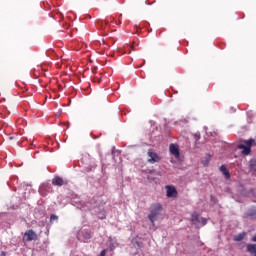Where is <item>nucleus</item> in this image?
I'll return each mask as SVG.
<instances>
[{"label":"nucleus","instance_id":"9d476101","mask_svg":"<svg viewBox=\"0 0 256 256\" xmlns=\"http://www.w3.org/2000/svg\"><path fill=\"white\" fill-rule=\"evenodd\" d=\"M167 189V197H176L177 196V189L173 186H166Z\"/></svg>","mask_w":256,"mask_h":256},{"label":"nucleus","instance_id":"7ed1b4c3","mask_svg":"<svg viewBox=\"0 0 256 256\" xmlns=\"http://www.w3.org/2000/svg\"><path fill=\"white\" fill-rule=\"evenodd\" d=\"M147 155L148 163H150L151 165H154V163H159V161H161V156L153 151H148Z\"/></svg>","mask_w":256,"mask_h":256},{"label":"nucleus","instance_id":"393cba45","mask_svg":"<svg viewBox=\"0 0 256 256\" xmlns=\"http://www.w3.org/2000/svg\"><path fill=\"white\" fill-rule=\"evenodd\" d=\"M136 29L139 31V29H141V27L139 25H135Z\"/></svg>","mask_w":256,"mask_h":256},{"label":"nucleus","instance_id":"6e6552de","mask_svg":"<svg viewBox=\"0 0 256 256\" xmlns=\"http://www.w3.org/2000/svg\"><path fill=\"white\" fill-rule=\"evenodd\" d=\"M51 191V187H49L48 184H42L39 187V193L40 195H42L43 197H45V195H47V193H49Z\"/></svg>","mask_w":256,"mask_h":256},{"label":"nucleus","instance_id":"f257e3e1","mask_svg":"<svg viewBox=\"0 0 256 256\" xmlns=\"http://www.w3.org/2000/svg\"><path fill=\"white\" fill-rule=\"evenodd\" d=\"M161 206L160 204H154L152 206V209L150 211V214L148 215L149 221L152 223V225H155V220L159 215H161Z\"/></svg>","mask_w":256,"mask_h":256},{"label":"nucleus","instance_id":"2eb2a0df","mask_svg":"<svg viewBox=\"0 0 256 256\" xmlns=\"http://www.w3.org/2000/svg\"><path fill=\"white\" fill-rule=\"evenodd\" d=\"M243 239H245V232L234 236V241H243Z\"/></svg>","mask_w":256,"mask_h":256},{"label":"nucleus","instance_id":"a878e982","mask_svg":"<svg viewBox=\"0 0 256 256\" xmlns=\"http://www.w3.org/2000/svg\"><path fill=\"white\" fill-rule=\"evenodd\" d=\"M252 195H254V197H255V193H252Z\"/></svg>","mask_w":256,"mask_h":256},{"label":"nucleus","instance_id":"b1692460","mask_svg":"<svg viewBox=\"0 0 256 256\" xmlns=\"http://www.w3.org/2000/svg\"><path fill=\"white\" fill-rule=\"evenodd\" d=\"M7 254L5 253V251H2L1 253H0V256H6Z\"/></svg>","mask_w":256,"mask_h":256},{"label":"nucleus","instance_id":"39448f33","mask_svg":"<svg viewBox=\"0 0 256 256\" xmlns=\"http://www.w3.org/2000/svg\"><path fill=\"white\" fill-rule=\"evenodd\" d=\"M82 163H84L86 166V169L88 171H93L97 167V164L95 162H92L91 164V158L89 156H84L81 160Z\"/></svg>","mask_w":256,"mask_h":256},{"label":"nucleus","instance_id":"9b49d317","mask_svg":"<svg viewBox=\"0 0 256 256\" xmlns=\"http://www.w3.org/2000/svg\"><path fill=\"white\" fill-rule=\"evenodd\" d=\"M238 147H239V149H242L243 155H249L251 153V148L249 146L240 144Z\"/></svg>","mask_w":256,"mask_h":256},{"label":"nucleus","instance_id":"aec40b11","mask_svg":"<svg viewBox=\"0 0 256 256\" xmlns=\"http://www.w3.org/2000/svg\"><path fill=\"white\" fill-rule=\"evenodd\" d=\"M58 220H59V216H57L55 214H51L50 223H53V221H58Z\"/></svg>","mask_w":256,"mask_h":256},{"label":"nucleus","instance_id":"20e7f679","mask_svg":"<svg viewBox=\"0 0 256 256\" xmlns=\"http://www.w3.org/2000/svg\"><path fill=\"white\" fill-rule=\"evenodd\" d=\"M91 237H92L91 232L85 231V230L81 231L77 235V239L79 241H81L82 243H87V241H89V239H91Z\"/></svg>","mask_w":256,"mask_h":256},{"label":"nucleus","instance_id":"f03ea898","mask_svg":"<svg viewBox=\"0 0 256 256\" xmlns=\"http://www.w3.org/2000/svg\"><path fill=\"white\" fill-rule=\"evenodd\" d=\"M191 222L195 227L198 229L201 227H205L207 225V218H203L197 214V212H194L191 217Z\"/></svg>","mask_w":256,"mask_h":256},{"label":"nucleus","instance_id":"dca6fc26","mask_svg":"<svg viewBox=\"0 0 256 256\" xmlns=\"http://www.w3.org/2000/svg\"><path fill=\"white\" fill-rule=\"evenodd\" d=\"M247 217H251V219H256V210H251L248 212Z\"/></svg>","mask_w":256,"mask_h":256},{"label":"nucleus","instance_id":"6ab92c4d","mask_svg":"<svg viewBox=\"0 0 256 256\" xmlns=\"http://www.w3.org/2000/svg\"><path fill=\"white\" fill-rule=\"evenodd\" d=\"M211 161V156L207 155L206 156V160H204L202 163L205 167H207V165H209V162Z\"/></svg>","mask_w":256,"mask_h":256},{"label":"nucleus","instance_id":"f8f14e48","mask_svg":"<svg viewBox=\"0 0 256 256\" xmlns=\"http://www.w3.org/2000/svg\"><path fill=\"white\" fill-rule=\"evenodd\" d=\"M220 171H221V173H223V175L226 177V179L231 178V174L229 173V171L227 170V168L224 165H222L220 167Z\"/></svg>","mask_w":256,"mask_h":256},{"label":"nucleus","instance_id":"412c9836","mask_svg":"<svg viewBox=\"0 0 256 256\" xmlns=\"http://www.w3.org/2000/svg\"><path fill=\"white\" fill-rule=\"evenodd\" d=\"M245 143H246V146L251 149V146L253 145V139H250V140L246 141Z\"/></svg>","mask_w":256,"mask_h":256},{"label":"nucleus","instance_id":"1a4fd4ad","mask_svg":"<svg viewBox=\"0 0 256 256\" xmlns=\"http://www.w3.org/2000/svg\"><path fill=\"white\" fill-rule=\"evenodd\" d=\"M52 183L58 187H63V185H65V180L59 176H56L53 178Z\"/></svg>","mask_w":256,"mask_h":256},{"label":"nucleus","instance_id":"4468645a","mask_svg":"<svg viewBox=\"0 0 256 256\" xmlns=\"http://www.w3.org/2000/svg\"><path fill=\"white\" fill-rule=\"evenodd\" d=\"M117 242H114L113 239H109V249L110 251H115V249H117Z\"/></svg>","mask_w":256,"mask_h":256},{"label":"nucleus","instance_id":"5701e85b","mask_svg":"<svg viewBox=\"0 0 256 256\" xmlns=\"http://www.w3.org/2000/svg\"><path fill=\"white\" fill-rule=\"evenodd\" d=\"M195 137H196V141H199V139H201V136L199 134H196Z\"/></svg>","mask_w":256,"mask_h":256},{"label":"nucleus","instance_id":"0eeeda50","mask_svg":"<svg viewBox=\"0 0 256 256\" xmlns=\"http://www.w3.org/2000/svg\"><path fill=\"white\" fill-rule=\"evenodd\" d=\"M169 151L171 155L175 157V159H179V157H181V154L179 153V146L176 144H170Z\"/></svg>","mask_w":256,"mask_h":256},{"label":"nucleus","instance_id":"ddd939ff","mask_svg":"<svg viewBox=\"0 0 256 256\" xmlns=\"http://www.w3.org/2000/svg\"><path fill=\"white\" fill-rule=\"evenodd\" d=\"M247 251H248V253L252 254L253 256H256V247L254 244H248Z\"/></svg>","mask_w":256,"mask_h":256},{"label":"nucleus","instance_id":"4be33fe9","mask_svg":"<svg viewBox=\"0 0 256 256\" xmlns=\"http://www.w3.org/2000/svg\"><path fill=\"white\" fill-rule=\"evenodd\" d=\"M107 254V250H102L101 253H100V256H105Z\"/></svg>","mask_w":256,"mask_h":256},{"label":"nucleus","instance_id":"423d86ee","mask_svg":"<svg viewBox=\"0 0 256 256\" xmlns=\"http://www.w3.org/2000/svg\"><path fill=\"white\" fill-rule=\"evenodd\" d=\"M23 240L24 241H37V233H35V231H33V230H28L25 232Z\"/></svg>","mask_w":256,"mask_h":256},{"label":"nucleus","instance_id":"f3484780","mask_svg":"<svg viewBox=\"0 0 256 256\" xmlns=\"http://www.w3.org/2000/svg\"><path fill=\"white\" fill-rule=\"evenodd\" d=\"M250 169L251 171H256V160L250 161Z\"/></svg>","mask_w":256,"mask_h":256},{"label":"nucleus","instance_id":"a211bd4d","mask_svg":"<svg viewBox=\"0 0 256 256\" xmlns=\"http://www.w3.org/2000/svg\"><path fill=\"white\" fill-rule=\"evenodd\" d=\"M97 216H98L99 219H105L107 217V215L105 214V210L100 211L97 214Z\"/></svg>","mask_w":256,"mask_h":256}]
</instances>
